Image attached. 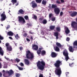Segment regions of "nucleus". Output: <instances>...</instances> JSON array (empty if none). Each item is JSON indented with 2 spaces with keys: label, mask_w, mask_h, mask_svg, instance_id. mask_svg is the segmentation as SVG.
I'll return each instance as SVG.
<instances>
[{
  "label": "nucleus",
  "mask_w": 77,
  "mask_h": 77,
  "mask_svg": "<svg viewBox=\"0 0 77 77\" xmlns=\"http://www.w3.org/2000/svg\"><path fill=\"white\" fill-rule=\"evenodd\" d=\"M62 64V62L59 60H57L54 63V66L56 67L54 71L55 74L58 75H60L62 74V70H61V68L60 67V66Z\"/></svg>",
  "instance_id": "1"
},
{
  "label": "nucleus",
  "mask_w": 77,
  "mask_h": 77,
  "mask_svg": "<svg viewBox=\"0 0 77 77\" xmlns=\"http://www.w3.org/2000/svg\"><path fill=\"white\" fill-rule=\"evenodd\" d=\"M37 66L38 69L43 71L45 66V63L43 60L41 61H39L37 63Z\"/></svg>",
  "instance_id": "2"
},
{
  "label": "nucleus",
  "mask_w": 77,
  "mask_h": 77,
  "mask_svg": "<svg viewBox=\"0 0 77 77\" xmlns=\"http://www.w3.org/2000/svg\"><path fill=\"white\" fill-rule=\"evenodd\" d=\"M26 57L28 59L32 60L34 58V54L33 53H31L29 50L26 51Z\"/></svg>",
  "instance_id": "3"
},
{
  "label": "nucleus",
  "mask_w": 77,
  "mask_h": 77,
  "mask_svg": "<svg viewBox=\"0 0 77 77\" xmlns=\"http://www.w3.org/2000/svg\"><path fill=\"white\" fill-rule=\"evenodd\" d=\"M76 22L72 21L71 23V26L73 27L74 30H77V18H76Z\"/></svg>",
  "instance_id": "4"
},
{
  "label": "nucleus",
  "mask_w": 77,
  "mask_h": 77,
  "mask_svg": "<svg viewBox=\"0 0 77 77\" xmlns=\"http://www.w3.org/2000/svg\"><path fill=\"white\" fill-rule=\"evenodd\" d=\"M3 12V13L1 15V17H2L1 18V21H5L6 20V16L5 14V12L4 11Z\"/></svg>",
  "instance_id": "5"
},
{
  "label": "nucleus",
  "mask_w": 77,
  "mask_h": 77,
  "mask_svg": "<svg viewBox=\"0 0 77 77\" xmlns=\"http://www.w3.org/2000/svg\"><path fill=\"white\" fill-rule=\"evenodd\" d=\"M70 16L72 17H74L77 15V12L76 11H70L69 13Z\"/></svg>",
  "instance_id": "6"
},
{
  "label": "nucleus",
  "mask_w": 77,
  "mask_h": 77,
  "mask_svg": "<svg viewBox=\"0 0 77 77\" xmlns=\"http://www.w3.org/2000/svg\"><path fill=\"white\" fill-rule=\"evenodd\" d=\"M60 9L59 8H56L54 9V12L56 14L58 15L60 13Z\"/></svg>",
  "instance_id": "7"
},
{
  "label": "nucleus",
  "mask_w": 77,
  "mask_h": 77,
  "mask_svg": "<svg viewBox=\"0 0 77 77\" xmlns=\"http://www.w3.org/2000/svg\"><path fill=\"white\" fill-rule=\"evenodd\" d=\"M19 18V22H23V23H25L26 22L25 21V20L24 19L23 17L20 16L18 17Z\"/></svg>",
  "instance_id": "8"
},
{
  "label": "nucleus",
  "mask_w": 77,
  "mask_h": 77,
  "mask_svg": "<svg viewBox=\"0 0 77 77\" xmlns=\"http://www.w3.org/2000/svg\"><path fill=\"white\" fill-rule=\"evenodd\" d=\"M51 56L52 58H55V57H56L57 56V54L54 52H52L51 53Z\"/></svg>",
  "instance_id": "9"
},
{
  "label": "nucleus",
  "mask_w": 77,
  "mask_h": 77,
  "mask_svg": "<svg viewBox=\"0 0 77 77\" xmlns=\"http://www.w3.org/2000/svg\"><path fill=\"white\" fill-rule=\"evenodd\" d=\"M64 30H65V32L67 35L70 33V30H69V28L67 27L66 26L64 28Z\"/></svg>",
  "instance_id": "10"
},
{
  "label": "nucleus",
  "mask_w": 77,
  "mask_h": 77,
  "mask_svg": "<svg viewBox=\"0 0 77 77\" xmlns=\"http://www.w3.org/2000/svg\"><path fill=\"white\" fill-rule=\"evenodd\" d=\"M32 46V48L33 50H35V51L38 50V46L37 45L33 44Z\"/></svg>",
  "instance_id": "11"
},
{
  "label": "nucleus",
  "mask_w": 77,
  "mask_h": 77,
  "mask_svg": "<svg viewBox=\"0 0 77 77\" xmlns=\"http://www.w3.org/2000/svg\"><path fill=\"white\" fill-rule=\"evenodd\" d=\"M31 3L32 4V8L33 9L37 7V4H36L35 2L32 1L31 2Z\"/></svg>",
  "instance_id": "12"
},
{
  "label": "nucleus",
  "mask_w": 77,
  "mask_h": 77,
  "mask_svg": "<svg viewBox=\"0 0 77 77\" xmlns=\"http://www.w3.org/2000/svg\"><path fill=\"white\" fill-rule=\"evenodd\" d=\"M69 54H68V52L67 51L66 49H65L63 52V54L64 56H67Z\"/></svg>",
  "instance_id": "13"
},
{
  "label": "nucleus",
  "mask_w": 77,
  "mask_h": 77,
  "mask_svg": "<svg viewBox=\"0 0 77 77\" xmlns=\"http://www.w3.org/2000/svg\"><path fill=\"white\" fill-rule=\"evenodd\" d=\"M6 73H8L9 75H12L14 74V72L12 69H11L9 71H6Z\"/></svg>",
  "instance_id": "14"
},
{
  "label": "nucleus",
  "mask_w": 77,
  "mask_h": 77,
  "mask_svg": "<svg viewBox=\"0 0 77 77\" xmlns=\"http://www.w3.org/2000/svg\"><path fill=\"white\" fill-rule=\"evenodd\" d=\"M73 48H77V41L76 40L73 43Z\"/></svg>",
  "instance_id": "15"
},
{
  "label": "nucleus",
  "mask_w": 77,
  "mask_h": 77,
  "mask_svg": "<svg viewBox=\"0 0 77 77\" xmlns=\"http://www.w3.org/2000/svg\"><path fill=\"white\" fill-rule=\"evenodd\" d=\"M54 35L56 37V39H57L59 38V33L57 32H55L54 33Z\"/></svg>",
  "instance_id": "16"
},
{
  "label": "nucleus",
  "mask_w": 77,
  "mask_h": 77,
  "mask_svg": "<svg viewBox=\"0 0 77 77\" xmlns=\"http://www.w3.org/2000/svg\"><path fill=\"white\" fill-rule=\"evenodd\" d=\"M69 51L70 52H72V53H73L74 52V50L72 48V46H70L69 48Z\"/></svg>",
  "instance_id": "17"
},
{
  "label": "nucleus",
  "mask_w": 77,
  "mask_h": 77,
  "mask_svg": "<svg viewBox=\"0 0 77 77\" xmlns=\"http://www.w3.org/2000/svg\"><path fill=\"white\" fill-rule=\"evenodd\" d=\"M7 49L8 51H12V46H9L8 47H7Z\"/></svg>",
  "instance_id": "18"
},
{
  "label": "nucleus",
  "mask_w": 77,
  "mask_h": 77,
  "mask_svg": "<svg viewBox=\"0 0 77 77\" xmlns=\"http://www.w3.org/2000/svg\"><path fill=\"white\" fill-rule=\"evenodd\" d=\"M24 62L25 64H26L27 65H29V64L30 63L29 62V61L27 59H25L24 60Z\"/></svg>",
  "instance_id": "19"
},
{
  "label": "nucleus",
  "mask_w": 77,
  "mask_h": 77,
  "mask_svg": "<svg viewBox=\"0 0 77 77\" xmlns=\"http://www.w3.org/2000/svg\"><path fill=\"white\" fill-rule=\"evenodd\" d=\"M18 12L19 13H18V14H24V11L22 9H20L18 11Z\"/></svg>",
  "instance_id": "20"
},
{
  "label": "nucleus",
  "mask_w": 77,
  "mask_h": 77,
  "mask_svg": "<svg viewBox=\"0 0 77 77\" xmlns=\"http://www.w3.org/2000/svg\"><path fill=\"white\" fill-rule=\"evenodd\" d=\"M14 35V33L12 32L11 31L8 32H7V35L8 36H12Z\"/></svg>",
  "instance_id": "21"
},
{
  "label": "nucleus",
  "mask_w": 77,
  "mask_h": 77,
  "mask_svg": "<svg viewBox=\"0 0 77 77\" xmlns=\"http://www.w3.org/2000/svg\"><path fill=\"white\" fill-rule=\"evenodd\" d=\"M41 50H42V48H39V49L37 51V53L38 55H40V54L41 53Z\"/></svg>",
  "instance_id": "22"
},
{
  "label": "nucleus",
  "mask_w": 77,
  "mask_h": 77,
  "mask_svg": "<svg viewBox=\"0 0 77 77\" xmlns=\"http://www.w3.org/2000/svg\"><path fill=\"white\" fill-rule=\"evenodd\" d=\"M0 54L2 56H3V54H4V52L2 50V48L1 47H0Z\"/></svg>",
  "instance_id": "23"
},
{
  "label": "nucleus",
  "mask_w": 77,
  "mask_h": 77,
  "mask_svg": "<svg viewBox=\"0 0 77 77\" xmlns=\"http://www.w3.org/2000/svg\"><path fill=\"white\" fill-rule=\"evenodd\" d=\"M41 55L42 56H44L45 54L46 53V52H45V51L44 50H43L41 52Z\"/></svg>",
  "instance_id": "24"
},
{
  "label": "nucleus",
  "mask_w": 77,
  "mask_h": 77,
  "mask_svg": "<svg viewBox=\"0 0 77 77\" xmlns=\"http://www.w3.org/2000/svg\"><path fill=\"white\" fill-rule=\"evenodd\" d=\"M54 28H55V26L51 25L50 27V30H54Z\"/></svg>",
  "instance_id": "25"
},
{
  "label": "nucleus",
  "mask_w": 77,
  "mask_h": 77,
  "mask_svg": "<svg viewBox=\"0 0 77 77\" xmlns=\"http://www.w3.org/2000/svg\"><path fill=\"white\" fill-rule=\"evenodd\" d=\"M55 50L56 51H60V49L58 47L56 46L55 48Z\"/></svg>",
  "instance_id": "26"
},
{
  "label": "nucleus",
  "mask_w": 77,
  "mask_h": 77,
  "mask_svg": "<svg viewBox=\"0 0 77 77\" xmlns=\"http://www.w3.org/2000/svg\"><path fill=\"white\" fill-rule=\"evenodd\" d=\"M56 44L57 46L60 48L62 47V45L60 44V43L57 42Z\"/></svg>",
  "instance_id": "27"
},
{
  "label": "nucleus",
  "mask_w": 77,
  "mask_h": 77,
  "mask_svg": "<svg viewBox=\"0 0 77 77\" xmlns=\"http://www.w3.org/2000/svg\"><path fill=\"white\" fill-rule=\"evenodd\" d=\"M17 0H12L11 1V2L12 3V5H13L15 4V3H17Z\"/></svg>",
  "instance_id": "28"
},
{
  "label": "nucleus",
  "mask_w": 77,
  "mask_h": 77,
  "mask_svg": "<svg viewBox=\"0 0 77 77\" xmlns=\"http://www.w3.org/2000/svg\"><path fill=\"white\" fill-rule=\"evenodd\" d=\"M57 7V6L56 5L52 4V8L53 9H54V8L55 9V8H56Z\"/></svg>",
  "instance_id": "29"
},
{
  "label": "nucleus",
  "mask_w": 77,
  "mask_h": 77,
  "mask_svg": "<svg viewBox=\"0 0 77 77\" xmlns=\"http://www.w3.org/2000/svg\"><path fill=\"white\" fill-rule=\"evenodd\" d=\"M47 23V20H46V19L43 20V21L42 23H43V24H45Z\"/></svg>",
  "instance_id": "30"
},
{
  "label": "nucleus",
  "mask_w": 77,
  "mask_h": 77,
  "mask_svg": "<svg viewBox=\"0 0 77 77\" xmlns=\"http://www.w3.org/2000/svg\"><path fill=\"white\" fill-rule=\"evenodd\" d=\"M50 20H51L52 21H54L56 20V18H55V17H52Z\"/></svg>",
  "instance_id": "31"
},
{
  "label": "nucleus",
  "mask_w": 77,
  "mask_h": 77,
  "mask_svg": "<svg viewBox=\"0 0 77 77\" xmlns=\"http://www.w3.org/2000/svg\"><path fill=\"white\" fill-rule=\"evenodd\" d=\"M35 2L37 3H41L42 2V0H35Z\"/></svg>",
  "instance_id": "32"
},
{
  "label": "nucleus",
  "mask_w": 77,
  "mask_h": 77,
  "mask_svg": "<svg viewBox=\"0 0 77 77\" xmlns=\"http://www.w3.org/2000/svg\"><path fill=\"white\" fill-rule=\"evenodd\" d=\"M42 5H45L46 4V3H47V1H45L43 0L42 1Z\"/></svg>",
  "instance_id": "33"
},
{
  "label": "nucleus",
  "mask_w": 77,
  "mask_h": 77,
  "mask_svg": "<svg viewBox=\"0 0 77 77\" xmlns=\"http://www.w3.org/2000/svg\"><path fill=\"white\" fill-rule=\"evenodd\" d=\"M15 38L17 39H18V38H20V37L18 36V34H17L15 35Z\"/></svg>",
  "instance_id": "34"
},
{
  "label": "nucleus",
  "mask_w": 77,
  "mask_h": 77,
  "mask_svg": "<svg viewBox=\"0 0 77 77\" xmlns=\"http://www.w3.org/2000/svg\"><path fill=\"white\" fill-rule=\"evenodd\" d=\"M40 23H42V22H43V18H40L39 19Z\"/></svg>",
  "instance_id": "35"
},
{
  "label": "nucleus",
  "mask_w": 77,
  "mask_h": 77,
  "mask_svg": "<svg viewBox=\"0 0 77 77\" xmlns=\"http://www.w3.org/2000/svg\"><path fill=\"white\" fill-rule=\"evenodd\" d=\"M56 30L57 31V32H60V27H57L56 28Z\"/></svg>",
  "instance_id": "36"
},
{
  "label": "nucleus",
  "mask_w": 77,
  "mask_h": 77,
  "mask_svg": "<svg viewBox=\"0 0 77 77\" xmlns=\"http://www.w3.org/2000/svg\"><path fill=\"white\" fill-rule=\"evenodd\" d=\"M17 67L19 69V70H20V71H21L23 69V68L20 67H19L18 66H17Z\"/></svg>",
  "instance_id": "37"
},
{
  "label": "nucleus",
  "mask_w": 77,
  "mask_h": 77,
  "mask_svg": "<svg viewBox=\"0 0 77 77\" xmlns=\"http://www.w3.org/2000/svg\"><path fill=\"white\" fill-rule=\"evenodd\" d=\"M24 18L26 20H29V17L28 16L26 15L24 16Z\"/></svg>",
  "instance_id": "38"
},
{
  "label": "nucleus",
  "mask_w": 77,
  "mask_h": 77,
  "mask_svg": "<svg viewBox=\"0 0 77 77\" xmlns=\"http://www.w3.org/2000/svg\"><path fill=\"white\" fill-rule=\"evenodd\" d=\"M65 56L66 57V61H67L69 59V57H68V55L67 56Z\"/></svg>",
  "instance_id": "39"
},
{
  "label": "nucleus",
  "mask_w": 77,
  "mask_h": 77,
  "mask_svg": "<svg viewBox=\"0 0 77 77\" xmlns=\"http://www.w3.org/2000/svg\"><path fill=\"white\" fill-rule=\"evenodd\" d=\"M49 18L50 20H51V18H52V14H50L49 15Z\"/></svg>",
  "instance_id": "40"
},
{
  "label": "nucleus",
  "mask_w": 77,
  "mask_h": 77,
  "mask_svg": "<svg viewBox=\"0 0 77 77\" xmlns=\"http://www.w3.org/2000/svg\"><path fill=\"white\" fill-rule=\"evenodd\" d=\"M15 76L16 77H20V74L19 73H16L15 74Z\"/></svg>",
  "instance_id": "41"
},
{
  "label": "nucleus",
  "mask_w": 77,
  "mask_h": 77,
  "mask_svg": "<svg viewBox=\"0 0 77 77\" xmlns=\"http://www.w3.org/2000/svg\"><path fill=\"white\" fill-rule=\"evenodd\" d=\"M33 17H32L33 18H34L35 20H37V16L33 14Z\"/></svg>",
  "instance_id": "42"
},
{
  "label": "nucleus",
  "mask_w": 77,
  "mask_h": 77,
  "mask_svg": "<svg viewBox=\"0 0 77 77\" xmlns=\"http://www.w3.org/2000/svg\"><path fill=\"white\" fill-rule=\"evenodd\" d=\"M15 60H16V61H17V63L19 62H20V59H19L17 58L15 59Z\"/></svg>",
  "instance_id": "43"
},
{
  "label": "nucleus",
  "mask_w": 77,
  "mask_h": 77,
  "mask_svg": "<svg viewBox=\"0 0 77 77\" xmlns=\"http://www.w3.org/2000/svg\"><path fill=\"white\" fill-rule=\"evenodd\" d=\"M69 65L70 67H72L74 66V63H72L71 64H69Z\"/></svg>",
  "instance_id": "44"
},
{
  "label": "nucleus",
  "mask_w": 77,
  "mask_h": 77,
  "mask_svg": "<svg viewBox=\"0 0 77 77\" xmlns=\"http://www.w3.org/2000/svg\"><path fill=\"white\" fill-rule=\"evenodd\" d=\"M23 36H24V37H26V36H27V33H25L23 35Z\"/></svg>",
  "instance_id": "45"
},
{
  "label": "nucleus",
  "mask_w": 77,
  "mask_h": 77,
  "mask_svg": "<svg viewBox=\"0 0 77 77\" xmlns=\"http://www.w3.org/2000/svg\"><path fill=\"white\" fill-rule=\"evenodd\" d=\"M9 44L8 43H6L5 44V46L7 48V47H9Z\"/></svg>",
  "instance_id": "46"
},
{
  "label": "nucleus",
  "mask_w": 77,
  "mask_h": 77,
  "mask_svg": "<svg viewBox=\"0 0 77 77\" xmlns=\"http://www.w3.org/2000/svg\"><path fill=\"white\" fill-rule=\"evenodd\" d=\"M27 26H28V27H29V26L30 27V26H32V24H31L30 23H27Z\"/></svg>",
  "instance_id": "47"
},
{
  "label": "nucleus",
  "mask_w": 77,
  "mask_h": 77,
  "mask_svg": "<svg viewBox=\"0 0 77 77\" xmlns=\"http://www.w3.org/2000/svg\"><path fill=\"white\" fill-rule=\"evenodd\" d=\"M20 65L21 66H24V64L22 63H20Z\"/></svg>",
  "instance_id": "48"
},
{
  "label": "nucleus",
  "mask_w": 77,
  "mask_h": 77,
  "mask_svg": "<svg viewBox=\"0 0 77 77\" xmlns=\"http://www.w3.org/2000/svg\"><path fill=\"white\" fill-rule=\"evenodd\" d=\"M70 39L69 37H67L66 38V41H69Z\"/></svg>",
  "instance_id": "49"
},
{
  "label": "nucleus",
  "mask_w": 77,
  "mask_h": 77,
  "mask_svg": "<svg viewBox=\"0 0 77 77\" xmlns=\"http://www.w3.org/2000/svg\"><path fill=\"white\" fill-rule=\"evenodd\" d=\"M63 12L61 11V12H60V16H62V15H63Z\"/></svg>",
  "instance_id": "50"
},
{
  "label": "nucleus",
  "mask_w": 77,
  "mask_h": 77,
  "mask_svg": "<svg viewBox=\"0 0 77 77\" xmlns=\"http://www.w3.org/2000/svg\"><path fill=\"white\" fill-rule=\"evenodd\" d=\"M3 68H7V65L6 64H5L4 65V66Z\"/></svg>",
  "instance_id": "51"
},
{
  "label": "nucleus",
  "mask_w": 77,
  "mask_h": 77,
  "mask_svg": "<svg viewBox=\"0 0 77 77\" xmlns=\"http://www.w3.org/2000/svg\"><path fill=\"white\" fill-rule=\"evenodd\" d=\"M3 37L1 35H0V39H1V40H3Z\"/></svg>",
  "instance_id": "52"
},
{
  "label": "nucleus",
  "mask_w": 77,
  "mask_h": 77,
  "mask_svg": "<svg viewBox=\"0 0 77 77\" xmlns=\"http://www.w3.org/2000/svg\"><path fill=\"white\" fill-rule=\"evenodd\" d=\"M39 77H44V76H43V75H42V74H40Z\"/></svg>",
  "instance_id": "53"
},
{
  "label": "nucleus",
  "mask_w": 77,
  "mask_h": 77,
  "mask_svg": "<svg viewBox=\"0 0 77 77\" xmlns=\"http://www.w3.org/2000/svg\"><path fill=\"white\" fill-rule=\"evenodd\" d=\"M56 3H57L58 4H60V1H58V0H57L56 1Z\"/></svg>",
  "instance_id": "54"
},
{
  "label": "nucleus",
  "mask_w": 77,
  "mask_h": 77,
  "mask_svg": "<svg viewBox=\"0 0 77 77\" xmlns=\"http://www.w3.org/2000/svg\"><path fill=\"white\" fill-rule=\"evenodd\" d=\"M66 77H67L68 76V75H69V72H66Z\"/></svg>",
  "instance_id": "55"
},
{
  "label": "nucleus",
  "mask_w": 77,
  "mask_h": 77,
  "mask_svg": "<svg viewBox=\"0 0 77 77\" xmlns=\"http://www.w3.org/2000/svg\"><path fill=\"white\" fill-rule=\"evenodd\" d=\"M2 68V64L0 62V69H1V68Z\"/></svg>",
  "instance_id": "56"
},
{
  "label": "nucleus",
  "mask_w": 77,
  "mask_h": 77,
  "mask_svg": "<svg viewBox=\"0 0 77 77\" xmlns=\"http://www.w3.org/2000/svg\"><path fill=\"white\" fill-rule=\"evenodd\" d=\"M26 41H27L28 42H30V40L28 38H26Z\"/></svg>",
  "instance_id": "57"
},
{
  "label": "nucleus",
  "mask_w": 77,
  "mask_h": 77,
  "mask_svg": "<svg viewBox=\"0 0 77 77\" xmlns=\"http://www.w3.org/2000/svg\"><path fill=\"white\" fill-rule=\"evenodd\" d=\"M9 28H10V26L8 25V26L7 27L6 29H9Z\"/></svg>",
  "instance_id": "58"
},
{
  "label": "nucleus",
  "mask_w": 77,
  "mask_h": 77,
  "mask_svg": "<svg viewBox=\"0 0 77 77\" xmlns=\"http://www.w3.org/2000/svg\"><path fill=\"white\" fill-rule=\"evenodd\" d=\"M29 33H30V34H34V33H34V32H31V31H29Z\"/></svg>",
  "instance_id": "59"
},
{
  "label": "nucleus",
  "mask_w": 77,
  "mask_h": 77,
  "mask_svg": "<svg viewBox=\"0 0 77 77\" xmlns=\"http://www.w3.org/2000/svg\"><path fill=\"white\" fill-rule=\"evenodd\" d=\"M60 1L62 3H64L65 1L63 0H60Z\"/></svg>",
  "instance_id": "60"
},
{
  "label": "nucleus",
  "mask_w": 77,
  "mask_h": 77,
  "mask_svg": "<svg viewBox=\"0 0 77 77\" xmlns=\"http://www.w3.org/2000/svg\"><path fill=\"white\" fill-rule=\"evenodd\" d=\"M9 39H11V40H12V38L11 37H8Z\"/></svg>",
  "instance_id": "61"
},
{
  "label": "nucleus",
  "mask_w": 77,
  "mask_h": 77,
  "mask_svg": "<svg viewBox=\"0 0 77 77\" xmlns=\"http://www.w3.org/2000/svg\"><path fill=\"white\" fill-rule=\"evenodd\" d=\"M2 73L1 72H0V77H2Z\"/></svg>",
  "instance_id": "62"
},
{
  "label": "nucleus",
  "mask_w": 77,
  "mask_h": 77,
  "mask_svg": "<svg viewBox=\"0 0 77 77\" xmlns=\"http://www.w3.org/2000/svg\"><path fill=\"white\" fill-rule=\"evenodd\" d=\"M5 59H6V60H9V59L8 58L5 57Z\"/></svg>",
  "instance_id": "63"
},
{
  "label": "nucleus",
  "mask_w": 77,
  "mask_h": 77,
  "mask_svg": "<svg viewBox=\"0 0 77 77\" xmlns=\"http://www.w3.org/2000/svg\"><path fill=\"white\" fill-rule=\"evenodd\" d=\"M41 34H42L43 35H44V32H41Z\"/></svg>",
  "instance_id": "64"
}]
</instances>
